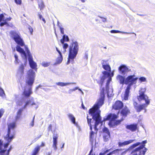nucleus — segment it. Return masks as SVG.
<instances>
[{"label":"nucleus","mask_w":155,"mask_h":155,"mask_svg":"<svg viewBox=\"0 0 155 155\" xmlns=\"http://www.w3.org/2000/svg\"><path fill=\"white\" fill-rule=\"evenodd\" d=\"M63 60V57L62 56H59L57 58L56 62H55L54 64L53 65L55 66L57 64H59L61 63Z\"/></svg>","instance_id":"nucleus-27"},{"label":"nucleus","mask_w":155,"mask_h":155,"mask_svg":"<svg viewBox=\"0 0 155 155\" xmlns=\"http://www.w3.org/2000/svg\"><path fill=\"white\" fill-rule=\"evenodd\" d=\"M38 5L41 11L43 10L45 6L44 3L42 1H41L40 3H38Z\"/></svg>","instance_id":"nucleus-39"},{"label":"nucleus","mask_w":155,"mask_h":155,"mask_svg":"<svg viewBox=\"0 0 155 155\" xmlns=\"http://www.w3.org/2000/svg\"><path fill=\"white\" fill-rule=\"evenodd\" d=\"M61 43L62 45L63 48L64 50V52H66V49L69 47L67 43H65L64 42H63V40L62 39L61 40Z\"/></svg>","instance_id":"nucleus-33"},{"label":"nucleus","mask_w":155,"mask_h":155,"mask_svg":"<svg viewBox=\"0 0 155 155\" xmlns=\"http://www.w3.org/2000/svg\"><path fill=\"white\" fill-rule=\"evenodd\" d=\"M35 72L32 70H29L27 73L26 83V85L24 88L22 94L25 98L29 97L32 94V86L35 80Z\"/></svg>","instance_id":"nucleus-3"},{"label":"nucleus","mask_w":155,"mask_h":155,"mask_svg":"<svg viewBox=\"0 0 155 155\" xmlns=\"http://www.w3.org/2000/svg\"><path fill=\"white\" fill-rule=\"evenodd\" d=\"M4 110L2 108L0 110V118L2 117L4 113Z\"/></svg>","instance_id":"nucleus-46"},{"label":"nucleus","mask_w":155,"mask_h":155,"mask_svg":"<svg viewBox=\"0 0 155 155\" xmlns=\"http://www.w3.org/2000/svg\"><path fill=\"white\" fill-rule=\"evenodd\" d=\"M56 50L59 54V56H62L61 52L58 50V48L57 47H56Z\"/></svg>","instance_id":"nucleus-53"},{"label":"nucleus","mask_w":155,"mask_h":155,"mask_svg":"<svg viewBox=\"0 0 155 155\" xmlns=\"http://www.w3.org/2000/svg\"><path fill=\"white\" fill-rule=\"evenodd\" d=\"M115 123V125L116 126H117V125H119L120 124L121 121L120 120H114Z\"/></svg>","instance_id":"nucleus-48"},{"label":"nucleus","mask_w":155,"mask_h":155,"mask_svg":"<svg viewBox=\"0 0 155 155\" xmlns=\"http://www.w3.org/2000/svg\"><path fill=\"white\" fill-rule=\"evenodd\" d=\"M88 116H87V122L88 125H91V123L92 119L91 118H90V119L88 118Z\"/></svg>","instance_id":"nucleus-45"},{"label":"nucleus","mask_w":155,"mask_h":155,"mask_svg":"<svg viewBox=\"0 0 155 155\" xmlns=\"http://www.w3.org/2000/svg\"><path fill=\"white\" fill-rule=\"evenodd\" d=\"M88 54L86 53L85 54V55L84 56V58L87 60L88 58Z\"/></svg>","instance_id":"nucleus-61"},{"label":"nucleus","mask_w":155,"mask_h":155,"mask_svg":"<svg viewBox=\"0 0 155 155\" xmlns=\"http://www.w3.org/2000/svg\"><path fill=\"white\" fill-rule=\"evenodd\" d=\"M42 86L40 84L39 85H38V87H37L36 89V90H37L39 88H41L42 87Z\"/></svg>","instance_id":"nucleus-64"},{"label":"nucleus","mask_w":155,"mask_h":155,"mask_svg":"<svg viewBox=\"0 0 155 155\" xmlns=\"http://www.w3.org/2000/svg\"><path fill=\"white\" fill-rule=\"evenodd\" d=\"M3 95H5L4 91L2 88H0V96L2 97Z\"/></svg>","instance_id":"nucleus-44"},{"label":"nucleus","mask_w":155,"mask_h":155,"mask_svg":"<svg viewBox=\"0 0 155 155\" xmlns=\"http://www.w3.org/2000/svg\"><path fill=\"white\" fill-rule=\"evenodd\" d=\"M94 134L95 133L93 131H91L90 133L89 139L91 144H93Z\"/></svg>","instance_id":"nucleus-26"},{"label":"nucleus","mask_w":155,"mask_h":155,"mask_svg":"<svg viewBox=\"0 0 155 155\" xmlns=\"http://www.w3.org/2000/svg\"><path fill=\"white\" fill-rule=\"evenodd\" d=\"M3 142L1 140H0V153H5L6 151V150L3 148Z\"/></svg>","instance_id":"nucleus-30"},{"label":"nucleus","mask_w":155,"mask_h":155,"mask_svg":"<svg viewBox=\"0 0 155 155\" xmlns=\"http://www.w3.org/2000/svg\"><path fill=\"white\" fill-rule=\"evenodd\" d=\"M40 146H38L34 149L31 155H36L39 152L40 150Z\"/></svg>","instance_id":"nucleus-32"},{"label":"nucleus","mask_w":155,"mask_h":155,"mask_svg":"<svg viewBox=\"0 0 155 155\" xmlns=\"http://www.w3.org/2000/svg\"><path fill=\"white\" fill-rule=\"evenodd\" d=\"M117 117V115L115 114H110L106 118H104L105 121L107 120H116Z\"/></svg>","instance_id":"nucleus-20"},{"label":"nucleus","mask_w":155,"mask_h":155,"mask_svg":"<svg viewBox=\"0 0 155 155\" xmlns=\"http://www.w3.org/2000/svg\"><path fill=\"white\" fill-rule=\"evenodd\" d=\"M104 62V61L103 60L101 61V63L102 64V67L104 70L107 71V72H110V73L111 72L110 67L109 64H105Z\"/></svg>","instance_id":"nucleus-22"},{"label":"nucleus","mask_w":155,"mask_h":155,"mask_svg":"<svg viewBox=\"0 0 155 155\" xmlns=\"http://www.w3.org/2000/svg\"><path fill=\"white\" fill-rule=\"evenodd\" d=\"M45 146V143L43 142L41 143V144L40 145V147H44Z\"/></svg>","instance_id":"nucleus-59"},{"label":"nucleus","mask_w":155,"mask_h":155,"mask_svg":"<svg viewBox=\"0 0 155 155\" xmlns=\"http://www.w3.org/2000/svg\"><path fill=\"white\" fill-rule=\"evenodd\" d=\"M35 115L33 118L32 121L31 122L30 124L32 127H33L34 126V122L35 118Z\"/></svg>","instance_id":"nucleus-52"},{"label":"nucleus","mask_w":155,"mask_h":155,"mask_svg":"<svg viewBox=\"0 0 155 155\" xmlns=\"http://www.w3.org/2000/svg\"><path fill=\"white\" fill-rule=\"evenodd\" d=\"M149 104V102L148 101H147L146 104H138L136 101H134L133 105L134 108L136 110L137 112H140L141 110L145 109L147 106Z\"/></svg>","instance_id":"nucleus-10"},{"label":"nucleus","mask_w":155,"mask_h":155,"mask_svg":"<svg viewBox=\"0 0 155 155\" xmlns=\"http://www.w3.org/2000/svg\"><path fill=\"white\" fill-rule=\"evenodd\" d=\"M100 18H101L102 19V21L104 22H105L107 21V19L106 18L102 17L101 16H98Z\"/></svg>","instance_id":"nucleus-54"},{"label":"nucleus","mask_w":155,"mask_h":155,"mask_svg":"<svg viewBox=\"0 0 155 155\" xmlns=\"http://www.w3.org/2000/svg\"><path fill=\"white\" fill-rule=\"evenodd\" d=\"M14 58H15V64H18L19 62V60L18 58V56L16 53L14 54Z\"/></svg>","instance_id":"nucleus-40"},{"label":"nucleus","mask_w":155,"mask_h":155,"mask_svg":"<svg viewBox=\"0 0 155 155\" xmlns=\"http://www.w3.org/2000/svg\"><path fill=\"white\" fill-rule=\"evenodd\" d=\"M14 137H13V135H12L11 136L6 135V136L5 137V140L7 141V142L4 143L3 145V146L4 148V150H6V149L8 147L10 143L11 142L12 140L14 138Z\"/></svg>","instance_id":"nucleus-15"},{"label":"nucleus","mask_w":155,"mask_h":155,"mask_svg":"<svg viewBox=\"0 0 155 155\" xmlns=\"http://www.w3.org/2000/svg\"><path fill=\"white\" fill-rule=\"evenodd\" d=\"M135 141V140H128L125 141L123 142H118V145L119 147H122L128 145Z\"/></svg>","instance_id":"nucleus-19"},{"label":"nucleus","mask_w":155,"mask_h":155,"mask_svg":"<svg viewBox=\"0 0 155 155\" xmlns=\"http://www.w3.org/2000/svg\"><path fill=\"white\" fill-rule=\"evenodd\" d=\"M129 113L130 111L127 106H125L120 111L121 115L123 117H126Z\"/></svg>","instance_id":"nucleus-21"},{"label":"nucleus","mask_w":155,"mask_h":155,"mask_svg":"<svg viewBox=\"0 0 155 155\" xmlns=\"http://www.w3.org/2000/svg\"><path fill=\"white\" fill-rule=\"evenodd\" d=\"M110 135L104 134L103 136L104 141L105 142L109 140V138H110Z\"/></svg>","instance_id":"nucleus-35"},{"label":"nucleus","mask_w":155,"mask_h":155,"mask_svg":"<svg viewBox=\"0 0 155 155\" xmlns=\"http://www.w3.org/2000/svg\"><path fill=\"white\" fill-rule=\"evenodd\" d=\"M50 64V62H45V61H43L41 63V65L44 67H47L49 66Z\"/></svg>","instance_id":"nucleus-42"},{"label":"nucleus","mask_w":155,"mask_h":155,"mask_svg":"<svg viewBox=\"0 0 155 155\" xmlns=\"http://www.w3.org/2000/svg\"><path fill=\"white\" fill-rule=\"evenodd\" d=\"M115 124V123L114 120H110L109 123V125L110 127H113L114 126H116Z\"/></svg>","instance_id":"nucleus-43"},{"label":"nucleus","mask_w":155,"mask_h":155,"mask_svg":"<svg viewBox=\"0 0 155 155\" xmlns=\"http://www.w3.org/2000/svg\"><path fill=\"white\" fill-rule=\"evenodd\" d=\"M103 75L102 76H100V84H101V86H102L104 81L107 78L108 79L107 80L106 85V89L107 94H108V91L109 89V85L110 82L112 80L111 77L110 76V73L107 71H104L102 72Z\"/></svg>","instance_id":"nucleus-6"},{"label":"nucleus","mask_w":155,"mask_h":155,"mask_svg":"<svg viewBox=\"0 0 155 155\" xmlns=\"http://www.w3.org/2000/svg\"><path fill=\"white\" fill-rule=\"evenodd\" d=\"M53 133V144L52 147L55 151H56L57 149V145L58 144V135L57 133L54 131Z\"/></svg>","instance_id":"nucleus-13"},{"label":"nucleus","mask_w":155,"mask_h":155,"mask_svg":"<svg viewBox=\"0 0 155 155\" xmlns=\"http://www.w3.org/2000/svg\"><path fill=\"white\" fill-rule=\"evenodd\" d=\"M48 130L49 131H50V130H51V131H52V125L51 124H50L49 125V127H48Z\"/></svg>","instance_id":"nucleus-58"},{"label":"nucleus","mask_w":155,"mask_h":155,"mask_svg":"<svg viewBox=\"0 0 155 155\" xmlns=\"http://www.w3.org/2000/svg\"><path fill=\"white\" fill-rule=\"evenodd\" d=\"M28 28L31 34H32L33 31V29L32 28L31 26L29 25L28 26Z\"/></svg>","instance_id":"nucleus-49"},{"label":"nucleus","mask_w":155,"mask_h":155,"mask_svg":"<svg viewBox=\"0 0 155 155\" xmlns=\"http://www.w3.org/2000/svg\"><path fill=\"white\" fill-rule=\"evenodd\" d=\"M52 153V151H51L50 152H48L46 153V154L47 155H51Z\"/></svg>","instance_id":"nucleus-63"},{"label":"nucleus","mask_w":155,"mask_h":155,"mask_svg":"<svg viewBox=\"0 0 155 155\" xmlns=\"http://www.w3.org/2000/svg\"><path fill=\"white\" fill-rule=\"evenodd\" d=\"M56 85L62 87L65 86L70 84H75V83H64L62 82H58L56 83Z\"/></svg>","instance_id":"nucleus-28"},{"label":"nucleus","mask_w":155,"mask_h":155,"mask_svg":"<svg viewBox=\"0 0 155 155\" xmlns=\"http://www.w3.org/2000/svg\"><path fill=\"white\" fill-rule=\"evenodd\" d=\"M91 149L90 150L89 153L88 155H91L93 151V144H91Z\"/></svg>","instance_id":"nucleus-51"},{"label":"nucleus","mask_w":155,"mask_h":155,"mask_svg":"<svg viewBox=\"0 0 155 155\" xmlns=\"http://www.w3.org/2000/svg\"><path fill=\"white\" fill-rule=\"evenodd\" d=\"M124 150V149L122 148L117 149L113 150L112 152H110V153H111L112 155V154H115L117 153H118L119 151H122Z\"/></svg>","instance_id":"nucleus-36"},{"label":"nucleus","mask_w":155,"mask_h":155,"mask_svg":"<svg viewBox=\"0 0 155 155\" xmlns=\"http://www.w3.org/2000/svg\"><path fill=\"white\" fill-rule=\"evenodd\" d=\"M24 66L23 64H22L19 67L18 73H20L21 75H23L24 73Z\"/></svg>","instance_id":"nucleus-29"},{"label":"nucleus","mask_w":155,"mask_h":155,"mask_svg":"<svg viewBox=\"0 0 155 155\" xmlns=\"http://www.w3.org/2000/svg\"><path fill=\"white\" fill-rule=\"evenodd\" d=\"M126 128L130 130L132 132L135 131L137 129V124H132L127 125Z\"/></svg>","instance_id":"nucleus-17"},{"label":"nucleus","mask_w":155,"mask_h":155,"mask_svg":"<svg viewBox=\"0 0 155 155\" xmlns=\"http://www.w3.org/2000/svg\"><path fill=\"white\" fill-rule=\"evenodd\" d=\"M135 76L134 74L128 76L126 78V84H128V85L131 86L134 84H136L138 78L135 77Z\"/></svg>","instance_id":"nucleus-9"},{"label":"nucleus","mask_w":155,"mask_h":155,"mask_svg":"<svg viewBox=\"0 0 155 155\" xmlns=\"http://www.w3.org/2000/svg\"><path fill=\"white\" fill-rule=\"evenodd\" d=\"M73 91L72 89H71L69 90L68 91V94H71Z\"/></svg>","instance_id":"nucleus-60"},{"label":"nucleus","mask_w":155,"mask_h":155,"mask_svg":"<svg viewBox=\"0 0 155 155\" xmlns=\"http://www.w3.org/2000/svg\"><path fill=\"white\" fill-rule=\"evenodd\" d=\"M11 35L12 38L17 44L16 47V50L21 54V57L24 60V64L25 66L27 62V58L30 67L34 69H37L36 63L34 61L32 56L27 46L25 45L22 38L16 32L12 31Z\"/></svg>","instance_id":"nucleus-1"},{"label":"nucleus","mask_w":155,"mask_h":155,"mask_svg":"<svg viewBox=\"0 0 155 155\" xmlns=\"http://www.w3.org/2000/svg\"><path fill=\"white\" fill-rule=\"evenodd\" d=\"M38 17H39V19L40 20H41V19L43 18L42 17V15H41V13L40 12H38Z\"/></svg>","instance_id":"nucleus-55"},{"label":"nucleus","mask_w":155,"mask_h":155,"mask_svg":"<svg viewBox=\"0 0 155 155\" xmlns=\"http://www.w3.org/2000/svg\"><path fill=\"white\" fill-rule=\"evenodd\" d=\"M12 19V18L9 17L5 19V21H4L2 22L0 24V26L1 27L5 25H6L7 26H9V24L7 22V21H10Z\"/></svg>","instance_id":"nucleus-25"},{"label":"nucleus","mask_w":155,"mask_h":155,"mask_svg":"<svg viewBox=\"0 0 155 155\" xmlns=\"http://www.w3.org/2000/svg\"><path fill=\"white\" fill-rule=\"evenodd\" d=\"M72 42L69 47L68 61L67 63L68 64L70 62L73 64L74 59L76 58L79 50V45L77 41L72 40Z\"/></svg>","instance_id":"nucleus-4"},{"label":"nucleus","mask_w":155,"mask_h":155,"mask_svg":"<svg viewBox=\"0 0 155 155\" xmlns=\"http://www.w3.org/2000/svg\"><path fill=\"white\" fill-rule=\"evenodd\" d=\"M124 107L123 102L120 101H116L112 106L113 108L116 110L121 109Z\"/></svg>","instance_id":"nucleus-14"},{"label":"nucleus","mask_w":155,"mask_h":155,"mask_svg":"<svg viewBox=\"0 0 155 155\" xmlns=\"http://www.w3.org/2000/svg\"><path fill=\"white\" fill-rule=\"evenodd\" d=\"M118 70L120 74L124 75L128 71H130L131 70L129 69L124 64H122L119 67Z\"/></svg>","instance_id":"nucleus-12"},{"label":"nucleus","mask_w":155,"mask_h":155,"mask_svg":"<svg viewBox=\"0 0 155 155\" xmlns=\"http://www.w3.org/2000/svg\"><path fill=\"white\" fill-rule=\"evenodd\" d=\"M146 91V88H140L139 91V95L137 97V99L139 101H144L146 104L147 101H148L150 104V101L148 97L145 94Z\"/></svg>","instance_id":"nucleus-8"},{"label":"nucleus","mask_w":155,"mask_h":155,"mask_svg":"<svg viewBox=\"0 0 155 155\" xmlns=\"http://www.w3.org/2000/svg\"><path fill=\"white\" fill-rule=\"evenodd\" d=\"M147 143V140L142 141L139 147L132 151L131 153L132 155H144L147 150V149L145 147Z\"/></svg>","instance_id":"nucleus-5"},{"label":"nucleus","mask_w":155,"mask_h":155,"mask_svg":"<svg viewBox=\"0 0 155 155\" xmlns=\"http://www.w3.org/2000/svg\"><path fill=\"white\" fill-rule=\"evenodd\" d=\"M110 32L111 33H121L124 34H134L135 36L136 35V34L134 32H126L122 31L117 30H112L110 31Z\"/></svg>","instance_id":"nucleus-24"},{"label":"nucleus","mask_w":155,"mask_h":155,"mask_svg":"<svg viewBox=\"0 0 155 155\" xmlns=\"http://www.w3.org/2000/svg\"><path fill=\"white\" fill-rule=\"evenodd\" d=\"M38 139H39L37 137L35 138L34 140H33L32 141V143L31 144L35 142L36 141H37Z\"/></svg>","instance_id":"nucleus-56"},{"label":"nucleus","mask_w":155,"mask_h":155,"mask_svg":"<svg viewBox=\"0 0 155 155\" xmlns=\"http://www.w3.org/2000/svg\"><path fill=\"white\" fill-rule=\"evenodd\" d=\"M130 89L131 86H130V85H127L125 90V93L124 96V99L125 100L128 99Z\"/></svg>","instance_id":"nucleus-23"},{"label":"nucleus","mask_w":155,"mask_h":155,"mask_svg":"<svg viewBox=\"0 0 155 155\" xmlns=\"http://www.w3.org/2000/svg\"><path fill=\"white\" fill-rule=\"evenodd\" d=\"M16 104L17 105L19 106H21L23 104V102H24V99L22 98V99H21V100L20 101L16 100Z\"/></svg>","instance_id":"nucleus-38"},{"label":"nucleus","mask_w":155,"mask_h":155,"mask_svg":"<svg viewBox=\"0 0 155 155\" xmlns=\"http://www.w3.org/2000/svg\"><path fill=\"white\" fill-rule=\"evenodd\" d=\"M140 142H138L135 143H134L131 145L130 147L128 148L127 149L124 151L120 155H125L127 152L133 149L135 147L139 146L140 145Z\"/></svg>","instance_id":"nucleus-16"},{"label":"nucleus","mask_w":155,"mask_h":155,"mask_svg":"<svg viewBox=\"0 0 155 155\" xmlns=\"http://www.w3.org/2000/svg\"><path fill=\"white\" fill-rule=\"evenodd\" d=\"M68 116L71 122L73 124H76L75 118L74 115L71 114H70L68 115Z\"/></svg>","instance_id":"nucleus-31"},{"label":"nucleus","mask_w":155,"mask_h":155,"mask_svg":"<svg viewBox=\"0 0 155 155\" xmlns=\"http://www.w3.org/2000/svg\"><path fill=\"white\" fill-rule=\"evenodd\" d=\"M62 39L63 40V42H64L65 41L68 42L69 41V39L68 36L66 35H63L62 38L60 40L61 42Z\"/></svg>","instance_id":"nucleus-34"},{"label":"nucleus","mask_w":155,"mask_h":155,"mask_svg":"<svg viewBox=\"0 0 155 155\" xmlns=\"http://www.w3.org/2000/svg\"><path fill=\"white\" fill-rule=\"evenodd\" d=\"M105 154V153L104 151V152H102L99 153V155H104Z\"/></svg>","instance_id":"nucleus-62"},{"label":"nucleus","mask_w":155,"mask_h":155,"mask_svg":"<svg viewBox=\"0 0 155 155\" xmlns=\"http://www.w3.org/2000/svg\"><path fill=\"white\" fill-rule=\"evenodd\" d=\"M15 2L18 5H21V0H14Z\"/></svg>","instance_id":"nucleus-47"},{"label":"nucleus","mask_w":155,"mask_h":155,"mask_svg":"<svg viewBox=\"0 0 155 155\" xmlns=\"http://www.w3.org/2000/svg\"><path fill=\"white\" fill-rule=\"evenodd\" d=\"M140 82H146L147 79L146 78L144 77H141L139 78H138Z\"/></svg>","instance_id":"nucleus-41"},{"label":"nucleus","mask_w":155,"mask_h":155,"mask_svg":"<svg viewBox=\"0 0 155 155\" xmlns=\"http://www.w3.org/2000/svg\"><path fill=\"white\" fill-rule=\"evenodd\" d=\"M104 89L101 92L100 97L97 99L96 103L94 106L90 108L88 113L92 116V118L95 121L94 129L95 130H97V126L100 124H103L101 117V110L100 108L104 104L105 99Z\"/></svg>","instance_id":"nucleus-2"},{"label":"nucleus","mask_w":155,"mask_h":155,"mask_svg":"<svg viewBox=\"0 0 155 155\" xmlns=\"http://www.w3.org/2000/svg\"><path fill=\"white\" fill-rule=\"evenodd\" d=\"M81 102H82V103H81V107H82V108L83 109H85V106H84V104L83 103V101H82V99H81Z\"/></svg>","instance_id":"nucleus-57"},{"label":"nucleus","mask_w":155,"mask_h":155,"mask_svg":"<svg viewBox=\"0 0 155 155\" xmlns=\"http://www.w3.org/2000/svg\"><path fill=\"white\" fill-rule=\"evenodd\" d=\"M30 104L31 105H35L36 104L34 101V98L33 97L30 98L29 100L25 102V105L24 107L19 109L17 112V115L15 117V120H17L21 117L22 113L24 110L26 108V107Z\"/></svg>","instance_id":"nucleus-7"},{"label":"nucleus","mask_w":155,"mask_h":155,"mask_svg":"<svg viewBox=\"0 0 155 155\" xmlns=\"http://www.w3.org/2000/svg\"><path fill=\"white\" fill-rule=\"evenodd\" d=\"M8 133L7 135L11 136L13 135V137H15V128L16 126V124L15 123H11L8 126Z\"/></svg>","instance_id":"nucleus-11"},{"label":"nucleus","mask_w":155,"mask_h":155,"mask_svg":"<svg viewBox=\"0 0 155 155\" xmlns=\"http://www.w3.org/2000/svg\"><path fill=\"white\" fill-rule=\"evenodd\" d=\"M59 28H60L61 33L62 34L64 35V28L61 27H60Z\"/></svg>","instance_id":"nucleus-50"},{"label":"nucleus","mask_w":155,"mask_h":155,"mask_svg":"<svg viewBox=\"0 0 155 155\" xmlns=\"http://www.w3.org/2000/svg\"><path fill=\"white\" fill-rule=\"evenodd\" d=\"M116 78L120 84L122 85L126 84V78L124 76L119 74L117 76Z\"/></svg>","instance_id":"nucleus-18"},{"label":"nucleus","mask_w":155,"mask_h":155,"mask_svg":"<svg viewBox=\"0 0 155 155\" xmlns=\"http://www.w3.org/2000/svg\"><path fill=\"white\" fill-rule=\"evenodd\" d=\"M103 132L105 134H110V133L109 129L106 127H104L102 130Z\"/></svg>","instance_id":"nucleus-37"}]
</instances>
